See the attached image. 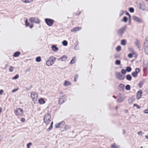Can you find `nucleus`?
I'll return each mask as SVG.
<instances>
[{
  "mask_svg": "<svg viewBox=\"0 0 148 148\" xmlns=\"http://www.w3.org/2000/svg\"><path fill=\"white\" fill-rule=\"evenodd\" d=\"M38 95L35 92L33 91L30 93V97L32 101L34 104H37L38 102Z\"/></svg>",
  "mask_w": 148,
  "mask_h": 148,
  "instance_id": "nucleus-1",
  "label": "nucleus"
},
{
  "mask_svg": "<svg viewBox=\"0 0 148 148\" xmlns=\"http://www.w3.org/2000/svg\"><path fill=\"white\" fill-rule=\"evenodd\" d=\"M51 119V115L49 114L46 115L44 118V122L46 125H49Z\"/></svg>",
  "mask_w": 148,
  "mask_h": 148,
  "instance_id": "nucleus-2",
  "label": "nucleus"
},
{
  "mask_svg": "<svg viewBox=\"0 0 148 148\" xmlns=\"http://www.w3.org/2000/svg\"><path fill=\"white\" fill-rule=\"evenodd\" d=\"M56 60L55 58L51 56L46 61V65L48 66L52 65Z\"/></svg>",
  "mask_w": 148,
  "mask_h": 148,
  "instance_id": "nucleus-3",
  "label": "nucleus"
},
{
  "mask_svg": "<svg viewBox=\"0 0 148 148\" xmlns=\"http://www.w3.org/2000/svg\"><path fill=\"white\" fill-rule=\"evenodd\" d=\"M144 46L145 53L146 54L148 55V36H147L145 38Z\"/></svg>",
  "mask_w": 148,
  "mask_h": 148,
  "instance_id": "nucleus-4",
  "label": "nucleus"
},
{
  "mask_svg": "<svg viewBox=\"0 0 148 148\" xmlns=\"http://www.w3.org/2000/svg\"><path fill=\"white\" fill-rule=\"evenodd\" d=\"M45 21L47 24L49 26H51L54 22V21L53 20L50 19H45Z\"/></svg>",
  "mask_w": 148,
  "mask_h": 148,
  "instance_id": "nucleus-5",
  "label": "nucleus"
},
{
  "mask_svg": "<svg viewBox=\"0 0 148 148\" xmlns=\"http://www.w3.org/2000/svg\"><path fill=\"white\" fill-rule=\"evenodd\" d=\"M29 20L32 22H34L37 23H40L39 20L36 17L31 18H29Z\"/></svg>",
  "mask_w": 148,
  "mask_h": 148,
  "instance_id": "nucleus-6",
  "label": "nucleus"
},
{
  "mask_svg": "<svg viewBox=\"0 0 148 148\" xmlns=\"http://www.w3.org/2000/svg\"><path fill=\"white\" fill-rule=\"evenodd\" d=\"M140 69L139 68H137L135 69V72L132 73V75L134 77H136L137 76L138 74L140 71Z\"/></svg>",
  "mask_w": 148,
  "mask_h": 148,
  "instance_id": "nucleus-7",
  "label": "nucleus"
},
{
  "mask_svg": "<svg viewBox=\"0 0 148 148\" xmlns=\"http://www.w3.org/2000/svg\"><path fill=\"white\" fill-rule=\"evenodd\" d=\"M142 92L141 90H139L137 93L136 99L138 100L141 98L142 97Z\"/></svg>",
  "mask_w": 148,
  "mask_h": 148,
  "instance_id": "nucleus-8",
  "label": "nucleus"
},
{
  "mask_svg": "<svg viewBox=\"0 0 148 148\" xmlns=\"http://www.w3.org/2000/svg\"><path fill=\"white\" fill-rule=\"evenodd\" d=\"M116 76L118 79L120 80H123L124 78V76L121 75L119 73H116Z\"/></svg>",
  "mask_w": 148,
  "mask_h": 148,
  "instance_id": "nucleus-9",
  "label": "nucleus"
},
{
  "mask_svg": "<svg viewBox=\"0 0 148 148\" xmlns=\"http://www.w3.org/2000/svg\"><path fill=\"white\" fill-rule=\"evenodd\" d=\"M133 19L134 21L137 22L138 23H141L142 22V21L140 18L137 16H133Z\"/></svg>",
  "mask_w": 148,
  "mask_h": 148,
  "instance_id": "nucleus-10",
  "label": "nucleus"
},
{
  "mask_svg": "<svg viewBox=\"0 0 148 148\" xmlns=\"http://www.w3.org/2000/svg\"><path fill=\"white\" fill-rule=\"evenodd\" d=\"M51 49L52 51L54 52L57 51L58 49V48L55 45H52L51 47Z\"/></svg>",
  "mask_w": 148,
  "mask_h": 148,
  "instance_id": "nucleus-11",
  "label": "nucleus"
},
{
  "mask_svg": "<svg viewBox=\"0 0 148 148\" xmlns=\"http://www.w3.org/2000/svg\"><path fill=\"white\" fill-rule=\"evenodd\" d=\"M39 103L40 104H44L45 103V101L43 99L40 98L38 100Z\"/></svg>",
  "mask_w": 148,
  "mask_h": 148,
  "instance_id": "nucleus-12",
  "label": "nucleus"
},
{
  "mask_svg": "<svg viewBox=\"0 0 148 148\" xmlns=\"http://www.w3.org/2000/svg\"><path fill=\"white\" fill-rule=\"evenodd\" d=\"M62 124V125L64 124V123L63 122H62L58 123H57L55 125V126L56 128H59L61 127V124Z\"/></svg>",
  "mask_w": 148,
  "mask_h": 148,
  "instance_id": "nucleus-13",
  "label": "nucleus"
},
{
  "mask_svg": "<svg viewBox=\"0 0 148 148\" xmlns=\"http://www.w3.org/2000/svg\"><path fill=\"white\" fill-rule=\"evenodd\" d=\"M67 56L65 55L62 56L60 58L58 59L59 60H61L62 61H65L67 59Z\"/></svg>",
  "mask_w": 148,
  "mask_h": 148,
  "instance_id": "nucleus-14",
  "label": "nucleus"
},
{
  "mask_svg": "<svg viewBox=\"0 0 148 148\" xmlns=\"http://www.w3.org/2000/svg\"><path fill=\"white\" fill-rule=\"evenodd\" d=\"M14 112L16 115L18 116V108H17L16 107V106L14 105Z\"/></svg>",
  "mask_w": 148,
  "mask_h": 148,
  "instance_id": "nucleus-15",
  "label": "nucleus"
},
{
  "mask_svg": "<svg viewBox=\"0 0 148 148\" xmlns=\"http://www.w3.org/2000/svg\"><path fill=\"white\" fill-rule=\"evenodd\" d=\"M71 84V83L68 81H65L64 83V86H66Z\"/></svg>",
  "mask_w": 148,
  "mask_h": 148,
  "instance_id": "nucleus-16",
  "label": "nucleus"
},
{
  "mask_svg": "<svg viewBox=\"0 0 148 148\" xmlns=\"http://www.w3.org/2000/svg\"><path fill=\"white\" fill-rule=\"evenodd\" d=\"M64 102V98L63 97H61L60 98L59 100V103L61 104H62Z\"/></svg>",
  "mask_w": 148,
  "mask_h": 148,
  "instance_id": "nucleus-17",
  "label": "nucleus"
},
{
  "mask_svg": "<svg viewBox=\"0 0 148 148\" xmlns=\"http://www.w3.org/2000/svg\"><path fill=\"white\" fill-rule=\"evenodd\" d=\"M23 3H30L33 1V0H21Z\"/></svg>",
  "mask_w": 148,
  "mask_h": 148,
  "instance_id": "nucleus-18",
  "label": "nucleus"
},
{
  "mask_svg": "<svg viewBox=\"0 0 148 148\" xmlns=\"http://www.w3.org/2000/svg\"><path fill=\"white\" fill-rule=\"evenodd\" d=\"M62 45L64 46H67L68 45V42H67V41H66V40H64L62 42Z\"/></svg>",
  "mask_w": 148,
  "mask_h": 148,
  "instance_id": "nucleus-19",
  "label": "nucleus"
},
{
  "mask_svg": "<svg viewBox=\"0 0 148 148\" xmlns=\"http://www.w3.org/2000/svg\"><path fill=\"white\" fill-rule=\"evenodd\" d=\"M53 122L52 121L51 123L50 126L49 127V128L47 129V130L49 131L52 128Z\"/></svg>",
  "mask_w": 148,
  "mask_h": 148,
  "instance_id": "nucleus-20",
  "label": "nucleus"
},
{
  "mask_svg": "<svg viewBox=\"0 0 148 148\" xmlns=\"http://www.w3.org/2000/svg\"><path fill=\"white\" fill-rule=\"evenodd\" d=\"M41 58L39 56L37 57L36 59V62H39L41 61Z\"/></svg>",
  "mask_w": 148,
  "mask_h": 148,
  "instance_id": "nucleus-21",
  "label": "nucleus"
},
{
  "mask_svg": "<svg viewBox=\"0 0 148 148\" xmlns=\"http://www.w3.org/2000/svg\"><path fill=\"white\" fill-rule=\"evenodd\" d=\"M131 77L130 75H127L126 79L127 80L130 81L131 80Z\"/></svg>",
  "mask_w": 148,
  "mask_h": 148,
  "instance_id": "nucleus-22",
  "label": "nucleus"
},
{
  "mask_svg": "<svg viewBox=\"0 0 148 148\" xmlns=\"http://www.w3.org/2000/svg\"><path fill=\"white\" fill-rule=\"evenodd\" d=\"M131 70V68L130 67L128 66L126 68V71L128 72H130Z\"/></svg>",
  "mask_w": 148,
  "mask_h": 148,
  "instance_id": "nucleus-23",
  "label": "nucleus"
},
{
  "mask_svg": "<svg viewBox=\"0 0 148 148\" xmlns=\"http://www.w3.org/2000/svg\"><path fill=\"white\" fill-rule=\"evenodd\" d=\"M13 56L15 57H16L18 56V51H17L15 52L13 55Z\"/></svg>",
  "mask_w": 148,
  "mask_h": 148,
  "instance_id": "nucleus-24",
  "label": "nucleus"
},
{
  "mask_svg": "<svg viewBox=\"0 0 148 148\" xmlns=\"http://www.w3.org/2000/svg\"><path fill=\"white\" fill-rule=\"evenodd\" d=\"M121 44L123 45H125L126 44V41L125 40H123L121 41Z\"/></svg>",
  "mask_w": 148,
  "mask_h": 148,
  "instance_id": "nucleus-25",
  "label": "nucleus"
},
{
  "mask_svg": "<svg viewBox=\"0 0 148 148\" xmlns=\"http://www.w3.org/2000/svg\"><path fill=\"white\" fill-rule=\"evenodd\" d=\"M134 9L132 8H130L129 9V11L130 12L133 13L134 12Z\"/></svg>",
  "mask_w": 148,
  "mask_h": 148,
  "instance_id": "nucleus-26",
  "label": "nucleus"
},
{
  "mask_svg": "<svg viewBox=\"0 0 148 148\" xmlns=\"http://www.w3.org/2000/svg\"><path fill=\"white\" fill-rule=\"evenodd\" d=\"M126 72V71L124 69H122L121 71V73L123 74H125Z\"/></svg>",
  "mask_w": 148,
  "mask_h": 148,
  "instance_id": "nucleus-27",
  "label": "nucleus"
},
{
  "mask_svg": "<svg viewBox=\"0 0 148 148\" xmlns=\"http://www.w3.org/2000/svg\"><path fill=\"white\" fill-rule=\"evenodd\" d=\"M125 89L127 90H129L130 89V86L129 85H127L125 86Z\"/></svg>",
  "mask_w": 148,
  "mask_h": 148,
  "instance_id": "nucleus-28",
  "label": "nucleus"
},
{
  "mask_svg": "<svg viewBox=\"0 0 148 148\" xmlns=\"http://www.w3.org/2000/svg\"><path fill=\"white\" fill-rule=\"evenodd\" d=\"M111 147L112 148H117L118 146L116 145H115L113 144L111 145Z\"/></svg>",
  "mask_w": 148,
  "mask_h": 148,
  "instance_id": "nucleus-29",
  "label": "nucleus"
},
{
  "mask_svg": "<svg viewBox=\"0 0 148 148\" xmlns=\"http://www.w3.org/2000/svg\"><path fill=\"white\" fill-rule=\"evenodd\" d=\"M13 69H14L13 67L11 66H10V67L9 69V71H10V72H12L13 70Z\"/></svg>",
  "mask_w": 148,
  "mask_h": 148,
  "instance_id": "nucleus-30",
  "label": "nucleus"
},
{
  "mask_svg": "<svg viewBox=\"0 0 148 148\" xmlns=\"http://www.w3.org/2000/svg\"><path fill=\"white\" fill-rule=\"evenodd\" d=\"M75 58H73V59L71 60L70 62V63L71 64H73L75 62Z\"/></svg>",
  "mask_w": 148,
  "mask_h": 148,
  "instance_id": "nucleus-31",
  "label": "nucleus"
},
{
  "mask_svg": "<svg viewBox=\"0 0 148 148\" xmlns=\"http://www.w3.org/2000/svg\"><path fill=\"white\" fill-rule=\"evenodd\" d=\"M143 112L145 114H148V109L144 110Z\"/></svg>",
  "mask_w": 148,
  "mask_h": 148,
  "instance_id": "nucleus-32",
  "label": "nucleus"
},
{
  "mask_svg": "<svg viewBox=\"0 0 148 148\" xmlns=\"http://www.w3.org/2000/svg\"><path fill=\"white\" fill-rule=\"evenodd\" d=\"M18 78V74H16L15 76H14L12 78V79H17Z\"/></svg>",
  "mask_w": 148,
  "mask_h": 148,
  "instance_id": "nucleus-33",
  "label": "nucleus"
},
{
  "mask_svg": "<svg viewBox=\"0 0 148 148\" xmlns=\"http://www.w3.org/2000/svg\"><path fill=\"white\" fill-rule=\"evenodd\" d=\"M133 106L136 107L138 109H140V106L136 104H134L133 105Z\"/></svg>",
  "mask_w": 148,
  "mask_h": 148,
  "instance_id": "nucleus-34",
  "label": "nucleus"
},
{
  "mask_svg": "<svg viewBox=\"0 0 148 148\" xmlns=\"http://www.w3.org/2000/svg\"><path fill=\"white\" fill-rule=\"evenodd\" d=\"M120 61L119 60H116L115 62V64L116 65H119L120 64Z\"/></svg>",
  "mask_w": 148,
  "mask_h": 148,
  "instance_id": "nucleus-35",
  "label": "nucleus"
},
{
  "mask_svg": "<svg viewBox=\"0 0 148 148\" xmlns=\"http://www.w3.org/2000/svg\"><path fill=\"white\" fill-rule=\"evenodd\" d=\"M121 47L120 46H118L116 48V50L117 51H120L121 50Z\"/></svg>",
  "mask_w": 148,
  "mask_h": 148,
  "instance_id": "nucleus-36",
  "label": "nucleus"
},
{
  "mask_svg": "<svg viewBox=\"0 0 148 148\" xmlns=\"http://www.w3.org/2000/svg\"><path fill=\"white\" fill-rule=\"evenodd\" d=\"M32 145V144L31 143H29L27 144V148H30V146Z\"/></svg>",
  "mask_w": 148,
  "mask_h": 148,
  "instance_id": "nucleus-37",
  "label": "nucleus"
},
{
  "mask_svg": "<svg viewBox=\"0 0 148 148\" xmlns=\"http://www.w3.org/2000/svg\"><path fill=\"white\" fill-rule=\"evenodd\" d=\"M123 21L125 22H126L127 21V18L125 16L123 17Z\"/></svg>",
  "mask_w": 148,
  "mask_h": 148,
  "instance_id": "nucleus-38",
  "label": "nucleus"
},
{
  "mask_svg": "<svg viewBox=\"0 0 148 148\" xmlns=\"http://www.w3.org/2000/svg\"><path fill=\"white\" fill-rule=\"evenodd\" d=\"M20 110V113H19V114H20L21 115H22L23 113V110L19 108V110Z\"/></svg>",
  "mask_w": 148,
  "mask_h": 148,
  "instance_id": "nucleus-39",
  "label": "nucleus"
},
{
  "mask_svg": "<svg viewBox=\"0 0 148 148\" xmlns=\"http://www.w3.org/2000/svg\"><path fill=\"white\" fill-rule=\"evenodd\" d=\"M133 55L132 53L130 54H128V56L130 58H131L132 57Z\"/></svg>",
  "mask_w": 148,
  "mask_h": 148,
  "instance_id": "nucleus-40",
  "label": "nucleus"
},
{
  "mask_svg": "<svg viewBox=\"0 0 148 148\" xmlns=\"http://www.w3.org/2000/svg\"><path fill=\"white\" fill-rule=\"evenodd\" d=\"M27 20H26L25 21V24L26 26H28L29 25V23H27Z\"/></svg>",
  "mask_w": 148,
  "mask_h": 148,
  "instance_id": "nucleus-41",
  "label": "nucleus"
},
{
  "mask_svg": "<svg viewBox=\"0 0 148 148\" xmlns=\"http://www.w3.org/2000/svg\"><path fill=\"white\" fill-rule=\"evenodd\" d=\"M80 29L79 27H75L74 28V29L75 31H76L79 30Z\"/></svg>",
  "mask_w": 148,
  "mask_h": 148,
  "instance_id": "nucleus-42",
  "label": "nucleus"
},
{
  "mask_svg": "<svg viewBox=\"0 0 148 148\" xmlns=\"http://www.w3.org/2000/svg\"><path fill=\"white\" fill-rule=\"evenodd\" d=\"M126 14L129 16V19H130V18H131V17H130V15L128 13H126Z\"/></svg>",
  "mask_w": 148,
  "mask_h": 148,
  "instance_id": "nucleus-43",
  "label": "nucleus"
},
{
  "mask_svg": "<svg viewBox=\"0 0 148 148\" xmlns=\"http://www.w3.org/2000/svg\"><path fill=\"white\" fill-rule=\"evenodd\" d=\"M18 89V88H17L16 89H14V90H12V92H15L17 91Z\"/></svg>",
  "mask_w": 148,
  "mask_h": 148,
  "instance_id": "nucleus-44",
  "label": "nucleus"
},
{
  "mask_svg": "<svg viewBox=\"0 0 148 148\" xmlns=\"http://www.w3.org/2000/svg\"><path fill=\"white\" fill-rule=\"evenodd\" d=\"M134 100H133L132 99H130L129 100V102L130 103H132Z\"/></svg>",
  "mask_w": 148,
  "mask_h": 148,
  "instance_id": "nucleus-45",
  "label": "nucleus"
},
{
  "mask_svg": "<svg viewBox=\"0 0 148 148\" xmlns=\"http://www.w3.org/2000/svg\"><path fill=\"white\" fill-rule=\"evenodd\" d=\"M21 121L23 122L25 121V119L24 118H22L21 119Z\"/></svg>",
  "mask_w": 148,
  "mask_h": 148,
  "instance_id": "nucleus-46",
  "label": "nucleus"
},
{
  "mask_svg": "<svg viewBox=\"0 0 148 148\" xmlns=\"http://www.w3.org/2000/svg\"><path fill=\"white\" fill-rule=\"evenodd\" d=\"M3 92V90H0V95H1Z\"/></svg>",
  "mask_w": 148,
  "mask_h": 148,
  "instance_id": "nucleus-47",
  "label": "nucleus"
},
{
  "mask_svg": "<svg viewBox=\"0 0 148 148\" xmlns=\"http://www.w3.org/2000/svg\"><path fill=\"white\" fill-rule=\"evenodd\" d=\"M138 134H140V135H142V133L141 132H138Z\"/></svg>",
  "mask_w": 148,
  "mask_h": 148,
  "instance_id": "nucleus-48",
  "label": "nucleus"
},
{
  "mask_svg": "<svg viewBox=\"0 0 148 148\" xmlns=\"http://www.w3.org/2000/svg\"><path fill=\"white\" fill-rule=\"evenodd\" d=\"M33 27V25H32V26H30V28H31L32 27Z\"/></svg>",
  "mask_w": 148,
  "mask_h": 148,
  "instance_id": "nucleus-49",
  "label": "nucleus"
},
{
  "mask_svg": "<svg viewBox=\"0 0 148 148\" xmlns=\"http://www.w3.org/2000/svg\"><path fill=\"white\" fill-rule=\"evenodd\" d=\"M145 137L146 138L148 139V137H147V136H145Z\"/></svg>",
  "mask_w": 148,
  "mask_h": 148,
  "instance_id": "nucleus-50",
  "label": "nucleus"
},
{
  "mask_svg": "<svg viewBox=\"0 0 148 148\" xmlns=\"http://www.w3.org/2000/svg\"><path fill=\"white\" fill-rule=\"evenodd\" d=\"M75 82L76 81V78H75Z\"/></svg>",
  "mask_w": 148,
  "mask_h": 148,
  "instance_id": "nucleus-51",
  "label": "nucleus"
},
{
  "mask_svg": "<svg viewBox=\"0 0 148 148\" xmlns=\"http://www.w3.org/2000/svg\"><path fill=\"white\" fill-rule=\"evenodd\" d=\"M146 1H148V0H145Z\"/></svg>",
  "mask_w": 148,
  "mask_h": 148,
  "instance_id": "nucleus-52",
  "label": "nucleus"
}]
</instances>
